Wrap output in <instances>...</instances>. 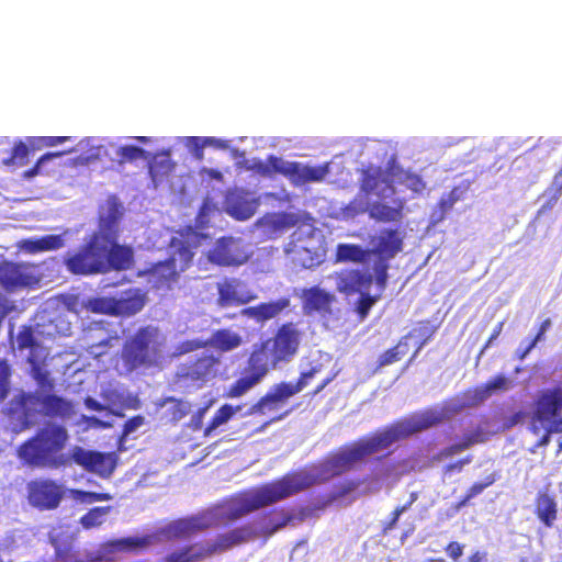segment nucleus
Masks as SVG:
<instances>
[{"mask_svg":"<svg viewBox=\"0 0 562 562\" xmlns=\"http://www.w3.org/2000/svg\"><path fill=\"white\" fill-rule=\"evenodd\" d=\"M146 160L148 173L155 184L161 181L164 177H167L175 168L169 149L150 154L149 158Z\"/></svg>","mask_w":562,"mask_h":562,"instance_id":"nucleus-25","label":"nucleus"},{"mask_svg":"<svg viewBox=\"0 0 562 562\" xmlns=\"http://www.w3.org/2000/svg\"><path fill=\"white\" fill-rule=\"evenodd\" d=\"M30 375L36 382L38 390L42 392H52L54 381L49 372L44 368L45 361L29 362Z\"/></svg>","mask_w":562,"mask_h":562,"instance_id":"nucleus-40","label":"nucleus"},{"mask_svg":"<svg viewBox=\"0 0 562 562\" xmlns=\"http://www.w3.org/2000/svg\"><path fill=\"white\" fill-rule=\"evenodd\" d=\"M369 251L356 244H338L335 252L336 262L361 263L367 259Z\"/></svg>","mask_w":562,"mask_h":562,"instance_id":"nucleus-34","label":"nucleus"},{"mask_svg":"<svg viewBox=\"0 0 562 562\" xmlns=\"http://www.w3.org/2000/svg\"><path fill=\"white\" fill-rule=\"evenodd\" d=\"M280 157L270 155L266 160L254 159L246 169L265 178H273L278 175Z\"/></svg>","mask_w":562,"mask_h":562,"instance_id":"nucleus-38","label":"nucleus"},{"mask_svg":"<svg viewBox=\"0 0 562 562\" xmlns=\"http://www.w3.org/2000/svg\"><path fill=\"white\" fill-rule=\"evenodd\" d=\"M301 333L292 322L281 325L273 337L265 340L274 362H289L297 352Z\"/></svg>","mask_w":562,"mask_h":562,"instance_id":"nucleus-11","label":"nucleus"},{"mask_svg":"<svg viewBox=\"0 0 562 562\" xmlns=\"http://www.w3.org/2000/svg\"><path fill=\"white\" fill-rule=\"evenodd\" d=\"M278 175L285 177L293 186L304 184V165L297 161H285L280 157Z\"/></svg>","mask_w":562,"mask_h":562,"instance_id":"nucleus-39","label":"nucleus"},{"mask_svg":"<svg viewBox=\"0 0 562 562\" xmlns=\"http://www.w3.org/2000/svg\"><path fill=\"white\" fill-rule=\"evenodd\" d=\"M562 413V390L560 387L549 389L541 392L535 405V418L540 422H557Z\"/></svg>","mask_w":562,"mask_h":562,"instance_id":"nucleus-19","label":"nucleus"},{"mask_svg":"<svg viewBox=\"0 0 562 562\" xmlns=\"http://www.w3.org/2000/svg\"><path fill=\"white\" fill-rule=\"evenodd\" d=\"M261 381V378L244 368L240 375L227 387L224 396L227 398L241 397Z\"/></svg>","mask_w":562,"mask_h":562,"instance_id":"nucleus-28","label":"nucleus"},{"mask_svg":"<svg viewBox=\"0 0 562 562\" xmlns=\"http://www.w3.org/2000/svg\"><path fill=\"white\" fill-rule=\"evenodd\" d=\"M145 424V418L142 415H136L131 417L125 422L122 429V436L120 437V441L122 442L124 438H126L131 432L135 431L137 428Z\"/></svg>","mask_w":562,"mask_h":562,"instance_id":"nucleus-60","label":"nucleus"},{"mask_svg":"<svg viewBox=\"0 0 562 562\" xmlns=\"http://www.w3.org/2000/svg\"><path fill=\"white\" fill-rule=\"evenodd\" d=\"M294 519L295 516L293 515L283 512L274 513L256 527L235 528L228 532L217 535L214 539L186 546L168 554L165 562H199L205 558L223 553L257 535L270 537Z\"/></svg>","mask_w":562,"mask_h":562,"instance_id":"nucleus-4","label":"nucleus"},{"mask_svg":"<svg viewBox=\"0 0 562 562\" xmlns=\"http://www.w3.org/2000/svg\"><path fill=\"white\" fill-rule=\"evenodd\" d=\"M329 173V164L319 166H305L304 165V184L310 182H321Z\"/></svg>","mask_w":562,"mask_h":562,"instance_id":"nucleus-51","label":"nucleus"},{"mask_svg":"<svg viewBox=\"0 0 562 562\" xmlns=\"http://www.w3.org/2000/svg\"><path fill=\"white\" fill-rule=\"evenodd\" d=\"M145 305V300L142 295L127 292L124 296L120 299L114 297V307H113V316H131L139 311Z\"/></svg>","mask_w":562,"mask_h":562,"instance_id":"nucleus-29","label":"nucleus"},{"mask_svg":"<svg viewBox=\"0 0 562 562\" xmlns=\"http://www.w3.org/2000/svg\"><path fill=\"white\" fill-rule=\"evenodd\" d=\"M471 459H462L456 463L449 464L445 469V476H450L453 472H461L464 464H468Z\"/></svg>","mask_w":562,"mask_h":562,"instance_id":"nucleus-64","label":"nucleus"},{"mask_svg":"<svg viewBox=\"0 0 562 562\" xmlns=\"http://www.w3.org/2000/svg\"><path fill=\"white\" fill-rule=\"evenodd\" d=\"M285 254L292 255L293 263L301 268H312L319 262L318 256L315 252L296 244H290L285 248Z\"/></svg>","mask_w":562,"mask_h":562,"instance_id":"nucleus-37","label":"nucleus"},{"mask_svg":"<svg viewBox=\"0 0 562 562\" xmlns=\"http://www.w3.org/2000/svg\"><path fill=\"white\" fill-rule=\"evenodd\" d=\"M290 306V299L286 296L280 297L277 301L260 303L256 306L245 308L243 313L257 322H266L277 317L285 308Z\"/></svg>","mask_w":562,"mask_h":562,"instance_id":"nucleus-23","label":"nucleus"},{"mask_svg":"<svg viewBox=\"0 0 562 562\" xmlns=\"http://www.w3.org/2000/svg\"><path fill=\"white\" fill-rule=\"evenodd\" d=\"M159 406H166L164 418L172 424L183 419L191 409L189 402L176 397L165 398L161 403H159Z\"/></svg>","mask_w":562,"mask_h":562,"instance_id":"nucleus-32","label":"nucleus"},{"mask_svg":"<svg viewBox=\"0 0 562 562\" xmlns=\"http://www.w3.org/2000/svg\"><path fill=\"white\" fill-rule=\"evenodd\" d=\"M279 408L280 406L277 404L276 400L269 392H267L248 408L247 415H266L268 413L276 412Z\"/></svg>","mask_w":562,"mask_h":562,"instance_id":"nucleus-47","label":"nucleus"},{"mask_svg":"<svg viewBox=\"0 0 562 562\" xmlns=\"http://www.w3.org/2000/svg\"><path fill=\"white\" fill-rule=\"evenodd\" d=\"M359 297L355 302L353 311L357 314L359 321H364L369 314L373 305L381 299L382 294L372 295L367 292V290H362L359 293Z\"/></svg>","mask_w":562,"mask_h":562,"instance_id":"nucleus-43","label":"nucleus"},{"mask_svg":"<svg viewBox=\"0 0 562 562\" xmlns=\"http://www.w3.org/2000/svg\"><path fill=\"white\" fill-rule=\"evenodd\" d=\"M32 467L58 468L67 467L68 461H75L83 470L98 474L101 477H109L115 467L117 459H24Z\"/></svg>","mask_w":562,"mask_h":562,"instance_id":"nucleus-14","label":"nucleus"},{"mask_svg":"<svg viewBox=\"0 0 562 562\" xmlns=\"http://www.w3.org/2000/svg\"><path fill=\"white\" fill-rule=\"evenodd\" d=\"M36 278L22 263L4 261L0 263V284L7 291L32 286Z\"/></svg>","mask_w":562,"mask_h":562,"instance_id":"nucleus-17","label":"nucleus"},{"mask_svg":"<svg viewBox=\"0 0 562 562\" xmlns=\"http://www.w3.org/2000/svg\"><path fill=\"white\" fill-rule=\"evenodd\" d=\"M319 372L318 367H313L307 371L301 372L299 379L296 382L292 383L290 382V386L293 390L294 394L296 395L300 393L303 389H305L311 380Z\"/></svg>","mask_w":562,"mask_h":562,"instance_id":"nucleus-58","label":"nucleus"},{"mask_svg":"<svg viewBox=\"0 0 562 562\" xmlns=\"http://www.w3.org/2000/svg\"><path fill=\"white\" fill-rule=\"evenodd\" d=\"M273 224L280 228H290L297 224V216L291 213H280Z\"/></svg>","mask_w":562,"mask_h":562,"instance_id":"nucleus-61","label":"nucleus"},{"mask_svg":"<svg viewBox=\"0 0 562 562\" xmlns=\"http://www.w3.org/2000/svg\"><path fill=\"white\" fill-rule=\"evenodd\" d=\"M243 408L241 405L223 404L213 415L203 430L205 437L211 436L221 426L227 424Z\"/></svg>","mask_w":562,"mask_h":562,"instance_id":"nucleus-33","label":"nucleus"},{"mask_svg":"<svg viewBox=\"0 0 562 562\" xmlns=\"http://www.w3.org/2000/svg\"><path fill=\"white\" fill-rule=\"evenodd\" d=\"M11 367L7 360H0V403H2L10 391Z\"/></svg>","mask_w":562,"mask_h":562,"instance_id":"nucleus-56","label":"nucleus"},{"mask_svg":"<svg viewBox=\"0 0 562 562\" xmlns=\"http://www.w3.org/2000/svg\"><path fill=\"white\" fill-rule=\"evenodd\" d=\"M117 339H119V337L116 335L108 336L106 338L100 340L99 342L90 345L88 347V352L92 357L99 358L102 355H104L108 349L112 348L114 346L113 341L117 340Z\"/></svg>","mask_w":562,"mask_h":562,"instance_id":"nucleus-59","label":"nucleus"},{"mask_svg":"<svg viewBox=\"0 0 562 562\" xmlns=\"http://www.w3.org/2000/svg\"><path fill=\"white\" fill-rule=\"evenodd\" d=\"M268 392L272 395L280 407L283 406L290 397L295 395L290 386V382H280L274 384Z\"/></svg>","mask_w":562,"mask_h":562,"instance_id":"nucleus-52","label":"nucleus"},{"mask_svg":"<svg viewBox=\"0 0 562 562\" xmlns=\"http://www.w3.org/2000/svg\"><path fill=\"white\" fill-rule=\"evenodd\" d=\"M206 256L216 266L237 267L247 262L250 254L240 239L228 236L217 239Z\"/></svg>","mask_w":562,"mask_h":562,"instance_id":"nucleus-12","label":"nucleus"},{"mask_svg":"<svg viewBox=\"0 0 562 562\" xmlns=\"http://www.w3.org/2000/svg\"><path fill=\"white\" fill-rule=\"evenodd\" d=\"M441 419V414L431 409L412 414L341 446L333 457L372 456L438 425Z\"/></svg>","mask_w":562,"mask_h":562,"instance_id":"nucleus-3","label":"nucleus"},{"mask_svg":"<svg viewBox=\"0 0 562 562\" xmlns=\"http://www.w3.org/2000/svg\"><path fill=\"white\" fill-rule=\"evenodd\" d=\"M75 151V149H68V150H61V151H53V153H46L44 155H42L37 160L36 162L34 164V166L27 170H25L23 172V178L24 179H30V178H33L37 175H40L41 172V167L48 160H52L54 158H58V157H61L66 154H70Z\"/></svg>","mask_w":562,"mask_h":562,"instance_id":"nucleus-50","label":"nucleus"},{"mask_svg":"<svg viewBox=\"0 0 562 562\" xmlns=\"http://www.w3.org/2000/svg\"><path fill=\"white\" fill-rule=\"evenodd\" d=\"M29 503L40 510L58 507L66 492L64 485L52 480H35L27 484Z\"/></svg>","mask_w":562,"mask_h":562,"instance_id":"nucleus-13","label":"nucleus"},{"mask_svg":"<svg viewBox=\"0 0 562 562\" xmlns=\"http://www.w3.org/2000/svg\"><path fill=\"white\" fill-rule=\"evenodd\" d=\"M69 136H41V137H30L27 143H30L33 149H40L42 147H53L59 144L66 143L70 140Z\"/></svg>","mask_w":562,"mask_h":562,"instance_id":"nucleus-54","label":"nucleus"},{"mask_svg":"<svg viewBox=\"0 0 562 562\" xmlns=\"http://www.w3.org/2000/svg\"><path fill=\"white\" fill-rule=\"evenodd\" d=\"M69 493L74 499L87 504L112 499V496L108 493L85 492L80 490H69Z\"/></svg>","mask_w":562,"mask_h":562,"instance_id":"nucleus-53","label":"nucleus"},{"mask_svg":"<svg viewBox=\"0 0 562 562\" xmlns=\"http://www.w3.org/2000/svg\"><path fill=\"white\" fill-rule=\"evenodd\" d=\"M209 346L207 340H202L199 338L195 339H188L184 341H181L177 345L175 355L181 356L184 353H189L199 349L206 348Z\"/></svg>","mask_w":562,"mask_h":562,"instance_id":"nucleus-57","label":"nucleus"},{"mask_svg":"<svg viewBox=\"0 0 562 562\" xmlns=\"http://www.w3.org/2000/svg\"><path fill=\"white\" fill-rule=\"evenodd\" d=\"M551 326V321L549 318L544 319L541 324H540V327L538 329V333L537 335L529 341V344L524 348H518L516 350V358L519 360V361H522L529 353L530 351L537 346V344L543 339V336L546 334V331L548 330V328Z\"/></svg>","mask_w":562,"mask_h":562,"instance_id":"nucleus-48","label":"nucleus"},{"mask_svg":"<svg viewBox=\"0 0 562 562\" xmlns=\"http://www.w3.org/2000/svg\"><path fill=\"white\" fill-rule=\"evenodd\" d=\"M336 289L345 296H351L368 290L373 281L370 273L360 269H344L335 273Z\"/></svg>","mask_w":562,"mask_h":562,"instance_id":"nucleus-18","label":"nucleus"},{"mask_svg":"<svg viewBox=\"0 0 562 562\" xmlns=\"http://www.w3.org/2000/svg\"><path fill=\"white\" fill-rule=\"evenodd\" d=\"M536 513L541 522L547 527H552L558 513L554 497L550 496L547 492H539L536 499Z\"/></svg>","mask_w":562,"mask_h":562,"instance_id":"nucleus-30","label":"nucleus"},{"mask_svg":"<svg viewBox=\"0 0 562 562\" xmlns=\"http://www.w3.org/2000/svg\"><path fill=\"white\" fill-rule=\"evenodd\" d=\"M47 393H21L11 401L9 416L16 422L20 430L31 428L41 416L66 418L74 414V405L70 401Z\"/></svg>","mask_w":562,"mask_h":562,"instance_id":"nucleus-6","label":"nucleus"},{"mask_svg":"<svg viewBox=\"0 0 562 562\" xmlns=\"http://www.w3.org/2000/svg\"><path fill=\"white\" fill-rule=\"evenodd\" d=\"M403 248V239L398 236V232L392 228L382 229L374 238V247L371 250L376 255L379 260L374 265V281L376 286L383 292L389 279L387 261L395 257Z\"/></svg>","mask_w":562,"mask_h":562,"instance_id":"nucleus-9","label":"nucleus"},{"mask_svg":"<svg viewBox=\"0 0 562 562\" xmlns=\"http://www.w3.org/2000/svg\"><path fill=\"white\" fill-rule=\"evenodd\" d=\"M330 479V459L315 469L294 472L281 480L240 493L198 514L176 519L156 533L114 539L103 543L88 562H113L120 553L139 552L161 539L188 538L210 528L225 527L261 507Z\"/></svg>","mask_w":562,"mask_h":562,"instance_id":"nucleus-1","label":"nucleus"},{"mask_svg":"<svg viewBox=\"0 0 562 562\" xmlns=\"http://www.w3.org/2000/svg\"><path fill=\"white\" fill-rule=\"evenodd\" d=\"M507 380L503 375H497L492 380L487 381L483 389L474 391V402H481L491 395L492 391L497 389H504Z\"/></svg>","mask_w":562,"mask_h":562,"instance_id":"nucleus-49","label":"nucleus"},{"mask_svg":"<svg viewBox=\"0 0 562 562\" xmlns=\"http://www.w3.org/2000/svg\"><path fill=\"white\" fill-rule=\"evenodd\" d=\"M170 255L164 260L154 263L148 270L150 281L156 288H170L178 281L181 272L192 266L194 251L188 240L172 238L170 241Z\"/></svg>","mask_w":562,"mask_h":562,"instance_id":"nucleus-7","label":"nucleus"},{"mask_svg":"<svg viewBox=\"0 0 562 562\" xmlns=\"http://www.w3.org/2000/svg\"><path fill=\"white\" fill-rule=\"evenodd\" d=\"M463 548L464 547L459 542L452 541L447 546L446 552L454 562H457L463 554Z\"/></svg>","mask_w":562,"mask_h":562,"instance_id":"nucleus-63","label":"nucleus"},{"mask_svg":"<svg viewBox=\"0 0 562 562\" xmlns=\"http://www.w3.org/2000/svg\"><path fill=\"white\" fill-rule=\"evenodd\" d=\"M386 173L391 178V182L403 184L406 189L416 194L422 193L426 188V183L420 176L404 170L393 161L387 164Z\"/></svg>","mask_w":562,"mask_h":562,"instance_id":"nucleus-24","label":"nucleus"},{"mask_svg":"<svg viewBox=\"0 0 562 562\" xmlns=\"http://www.w3.org/2000/svg\"><path fill=\"white\" fill-rule=\"evenodd\" d=\"M381 183L389 184L392 193L394 192V188L390 184L392 182L391 178L386 173V170L384 171L379 166H368L362 170L360 188L364 193H373Z\"/></svg>","mask_w":562,"mask_h":562,"instance_id":"nucleus-26","label":"nucleus"},{"mask_svg":"<svg viewBox=\"0 0 562 562\" xmlns=\"http://www.w3.org/2000/svg\"><path fill=\"white\" fill-rule=\"evenodd\" d=\"M16 348L29 350L26 362L46 361L48 351L40 341L36 330L31 325H22L16 334Z\"/></svg>","mask_w":562,"mask_h":562,"instance_id":"nucleus-20","label":"nucleus"},{"mask_svg":"<svg viewBox=\"0 0 562 562\" xmlns=\"http://www.w3.org/2000/svg\"><path fill=\"white\" fill-rule=\"evenodd\" d=\"M82 306L94 314L113 316L114 297H90L82 303Z\"/></svg>","mask_w":562,"mask_h":562,"instance_id":"nucleus-45","label":"nucleus"},{"mask_svg":"<svg viewBox=\"0 0 562 562\" xmlns=\"http://www.w3.org/2000/svg\"><path fill=\"white\" fill-rule=\"evenodd\" d=\"M409 337L411 334L401 337L395 346L389 348L382 355H380L378 359V368L391 366L406 356L409 351Z\"/></svg>","mask_w":562,"mask_h":562,"instance_id":"nucleus-35","label":"nucleus"},{"mask_svg":"<svg viewBox=\"0 0 562 562\" xmlns=\"http://www.w3.org/2000/svg\"><path fill=\"white\" fill-rule=\"evenodd\" d=\"M34 150L31 145L25 144L22 140H18L9 155V157L2 160V165L7 167H23L29 162V154Z\"/></svg>","mask_w":562,"mask_h":562,"instance_id":"nucleus-41","label":"nucleus"},{"mask_svg":"<svg viewBox=\"0 0 562 562\" xmlns=\"http://www.w3.org/2000/svg\"><path fill=\"white\" fill-rule=\"evenodd\" d=\"M454 204H452L446 195L441 196L435 207L431 211L430 220L434 225L441 223L449 211L452 210Z\"/></svg>","mask_w":562,"mask_h":562,"instance_id":"nucleus-55","label":"nucleus"},{"mask_svg":"<svg viewBox=\"0 0 562 562\" xmlns=\"http://www.w3.org/2000/svg\"><path fill=\"white\" fill-rule=\"evenodd\" d=\"M116 156L119 158V164L123 165L126 162H134L138 159L146 160L149 158L150 153L138 146L125 145L117 148Z\"/></svg>","mask_w":562,"mask_h":562,"instance_id":"nucleus-44","label":"nucleus"},{"mask_svg":"<svg viewBox=\"0 0 562 562\" xmlns=\"http://www.w3.org/2000/svg\"><path fill=\"white\" fill-rule=\"evenodd\" d=\"M437 330V327L432 325V323L429 319L420 321L417 324V327H415L413 330H411L408 334H411V337L413 335H417L422 338V341L417 346L416 350L412 355L411 359L408 360V363H411L416 356L419 353V351L423 349V347L431 339V337L435 335Z\"/></svg>","mask_w":562,"mask_h":562,"instance_id":"nucleus-42","label":"nucleus"},{"mask_svg":"<svg viewBox=\"0 0 562 562\" xmlns=\"http://www.w3.org/2000/svg\"><path fill=\"white\" fill-rule=\"evenodd\" d=\"M119 238L116 217H101L97 231L65 258L67 270L76 276H93L131 269L134 251L132 247L120 244Z\"/></svg>","mask_w":562,"mask_h":562,"instance_id":"nucleus-2","label":"nucleus"},{"mask_svg":"<svg viewBox=\"0 0 562 562\" xmlns=\"http://www.w3.org/2000/svg\"><path fill=\"white\" fill-rule=\"evenodd\" d=\"M278 364V362H274L272 352L263 340L254 346L245 369L263 380L268 372L277 368Z\"/></svg>","mask_w":562,"mask_h":562,"instance_id":"nucleus-21","label":"nucleus"},{"mask_svg":"<svg viewBox=\"0 0 562 562\" xmlns=\"http://www.w3.org/2000/svg\"><path fill=\"white\" fill-rule=\"evenodd\" d=\"M160 346L159 328L142 326L124 339L113 368L120 376L143 374L158 367Z\"/></svg>","mask_w":562,"mask_h":562,"instance_id":"nucleus-5","label":"nucleus"},{"mask_svg":"<svg viewBox=\"0 0 562 562\" xmlns=\"http://www.w3.org/2000/svg\"><path fill=\"white\" fill-rule=\"evenodd\" d=\"M369 217L379 223H396L401 222L404 216V201L401 199L393 200L390 205L383 201H374L368 203L364 210Z\"/></svg>","mask_w":562,"mask_h":562,"instance_id":"nucleus-22","label":"nucleus"},{"mask_svg":"<svg viewBox=\"0 0 562 562\" xmlns=\"http://www.w3.org/2000/svg\"><path fill=\"white\" fill-rule=\"evenodd\" d=\"M302 308L307 315L317 313L322 315L331 314L333 304L336 302L334 293L322 289L318 285L306 288L301 293Z\"/></svg>","mask_w":562,"mask_h":562,"instance_id":"nucleus-16","label":"nucleus"},{"mask_svg":"<svg viewBox=\"0 0 562 562\" xmlns=\"http://www.w3.org/2000/svg\"><path fill=\"white\" fill-rule=\"evenodd\" d=\"M217 302L221 306H238L257 299L246 282L237 278L224 279L217 283Z\"/></svg>","mask_w":562,"mask_h":562,"instance_id":"nucleus-15","label":"nucleus"},{"mask_svg":"<svg viewBox=\"0 0 562 562\" xmlns=\"http://www.w3.org/2000/svg\"><path fill=\"white\" fill-rule=\"evenodd\" d=\"M220 359L213 355H202L195 359L182 363L176 373L177 382L184 385L201 387L216 378Z\"/></svg>","mask_w":562,"mask_h":562,"instance_id":"nucleus-10","label":"nucleus"},{"mask_svg":"<svg viewBox=\"0 0 562 562\" xmlns=\"http://www.w3.org/2000/svg\"><path fill=\"white\" fill-rule=\"evenodd\" d=\"M468 190H469L468 183L462 184V186H457V187H453L446 194V196L452 204H456L457 202L461 201L464 198V194L467 193Z\"/></svg>","mask_w":562,"mask_h":562,"instance_id":"nucleus-62","label":"nucleus"},{"mask_svg":"<svg viewBox=\"0 0 562 562\" xmlns=\"http://www.w3.org/2000/svg\"><path fill=\"white\" fill-rule=\"evenodd\" d=\"M67 440L64 426L47 424L20 446L18 457H55L65 448Z\"/></svg>","mask_w":562,"mask_h":562,"instance_id":"nucleus-8","label":"nucleus"},{"mask_svg":"<svg viewBox=\"0 0 562 562\" xmlns=\"http://www.w3.org/2000/svg\"><path fill=\"white\" fill-rule=\"evenodd\" d=\"M64 246V240L59 235H46L41 238H27L21 241V249L29 254L57 250Z\"/></svg>","mask_w":562,"mask_h":562,"instance_id":"nucleus-27","label":"nucleus"},{"mask_svg":"<svg viewBox=\"0 0 562 562\" xmlns=\"http://www.w3.org/2000/svg\"><path fill=\"white\" fill-rule=\"evenodd\" d=\"M110 512L111 506L94 507L80 518V524L86 529L98 527L103 524Z\"/></svg>","mask_w":562,"mask_h":562,"instance_id":"nucleus-46","label":"nucleus"},{"mask_svg":"<svg viewBox=\"0 0 562 562\" xmlns=\"http://www.w3.org/2000/svg\"><path fill=\"white\" fill-rule=\"evenodd\" d=\"M486 435L480 428L475 427L468 429L460 438H457L456 442L448 448L449 454L462 452L463 450L485 441Z\"/></svg>","mask_w":562,"mask_h":562,"instance_id":"nucleus-36","label":"nucleus"},{"mask_svg":"<svg viewBox=\"0 0 562 562\" xmlns=\"http://www.w3.org/2000/svg\"><path fill=\"white\" fill-rule=\"evenodd\" d=\"M207 342L209 346H212L220 351L226 352L238 348L241 345L243 339L237 333L223 328L215 330Z\"/></svg>","mask_w":562,"mask_h":562,"instance_id":"nucleus-31","label":"nucleus"}]
</instances>
